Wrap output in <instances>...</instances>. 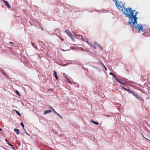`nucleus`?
Here are the masks:
<instances>
[{
    "label": "nucleus",
    "instance_id": "412c9836",
    "mask_svg": "<svg viewBox=\"0 0 150 150\" xmlns=\"http://www.w3.org/2000/svg\"><path fill=\"white\" fill-rule=\"evenodd\" d=\"M117 82L119 83H120L123 85H125L124 83L123 82L120 81L119 80H118V81H117Z\"/></svg>",
    "mask_w": 150,
    "mask_h": 150
},
{
    "label": "nucleus",
    "instance_id": "dca6fc26",
    "mask_svg": "<svg viewBox=\"0 0 150 150\" xmlns=\"http://www.w3.org/2000/svg\"><path fill=\"white\" fill-rule=\"evenodd\" d=\"M97 46L101 50H103V47L99 44L97 45Z\"/></svg>",
    "mask_w": 150,
    "mask_h": 150
},
{
    "label": "nucleus",
    "instance_id": "393cba45",
    "mask_svg": "<svg viewBox=\"0 0 150 150\" xmlns=\"http://www.w3.org/2000/svg\"><path fill=\"white\" fill-rule=\"evenodd\" d=\"M94 43L96 45H97L98 44V43L97 42L95 41L94 42Z\"/></svg>",
    "mask_w": 150,
    "mask_h": 150
},
{
    "label": "nucleus",
    "instance_id": "4c0bfd02",
    "mask_svg": "<svg viewBox=\"0 0 150 150\" xmlns=\"http://www.w3.org/2000/svg\"><path fill=\"white\" fill-rule=\"evenodd\" d=\"M124 81H126V80H127V79H124Z\"/></svg>",
    "mask_w": 150,
    "mask_h": 150
},
{
    "label": "nucleus",
    "instance_id": "72a5a7b5",
    "mask_svg": "<svg viewBox=\"0 0 150 150\" xmlns=\"http://www.w3.org/2000/svg\"><path fill=\"white\" fill-rule=\"evenodd\" d=\"M144 137V138L145 139H146L147 140H149V141H150V140H149L148 139L146 138L144 136H143Z\"/></svg>",
    "mask_w": 150,
    "mask_h": 150
},
{
    "label": "nucleus",
    "instance_id": "f704fd0d",
    "mask_svg": "<svg viewBox=\"0 0 150 150\" xmlns=\"http://www.w3.org/2000/svg\"><path fill=\"white\" fill-rule=\"evenodd\" d=\"M34 47L36 49H37V47H36V46H34Z\"/></svg>",
    "mask_w": 150,
    "mask_h": 150
},
{
    "label": "nucleus",
    "instance_id": "cd10ccee",
    "mask_svg": "<svg viewBox=\"0 0 150 150\" xmlns=\"http://www.w3.org/2000/svg\"><path fill=\"white\" fill-rule=\"evenodd\" d=\"M103 67H104L105 70L107 71V68L104 66H103Z\"/></svg>",
    "mask_w": 150,
    "mask_h": 150
},
{
    "label": "nucleus",
    "instance_id": "ddd939ff",
    "mask_svg": "<svg viewBox=\"0 0 150 150\" xmlns=\"http://www.w3.org/2000/svg\"><path fill=\"white\" fill-rule=\"evenodd\" d=\"M1 73L2 74H3L4 75H5V76H6L8 78L7 75L2 70H1Z\"/></svg>",
    "mask_w": 150,
    "mask_h": 150
},
{
    "label": "nucleus",
    "instance_id": "5701e85b",
    "mask_svg": "<svg viewBox=\"0 0 150 150\" xmlns=\"http://www.w3.org/2000/svg\"><path fill=\"white\" fill-rule=\"evenodd\" d=\"M52 110L53 112H54L55 114H56L57 113V112L55 111V110L54 109V108Z\"/></svg>",
    "mask_w": 150,
    "mask_h": 150
},
{
    "label": "nucleus",
    "instance_id": "58836bf2",
    "mask_svg": "<svg viewBox=\"0 0 150 150\" xmlns=\"http://www.w3.org/2000/svg\"><path fill=\"white\" fill-rule=\"evenodd\" d=\"M78 36H79V35Z\"/></svg>",
    "mask_w": 150,
    "mask_h": 150
},
{
    "label": "nucleus",
    "instance_id": "423d86ee",
    "mask_svg": "<svg viewBox=\"0 0 150 150\" xmlns=\"http://www.w3.org/2000/svg\"><path fill=\"white\" fill-rule=\"evenodd\" d=\"M120 86H121L125 90L128 91L129 93H130V92L132 91V90L130 89L127 88H125L123 86H122L120 85Z\"/></svg>",
    "mask_w": 150,
    "mask_h": 150
},
{
    "label": "nucleus",
    "instance_id": "6ab92c4d",
    "mask_svg": "<svg viewBox=\"0 0 150 150\" xmlns=\"http://www.w3.org/2000/svg\"><path fill=\"white\" fill-rule=\"evenodd\" d=\"M67 82L69 83H70L71 84H72L71 81L70 80V79H69V78H68V79H67Z\"/></svg>",
    "mask_w": 150,
    "mask_h": 150
},
{
    "label": "nucleus",
    "instance_id": "c9c22d12",
    "mask_svg": "<svg viewBox=\"0 0 150 150\" xmlns=\"http://www.w3.org/2000/svg\"><path fill=\"white\" fill-rule=\"evenodd\" d=\"M81 48V49L83 51H84V50H83V49L82 48Z\"/></svg>",
    "mask_w": 150,
    "mask_h": 150
},
{
    "label": "nucleus",
    "instance_id": "20e7f679",
    "mask_svg": "<svg viewBox=\"0 0 150 150\" xmlns=\"http://www.w3.org/2000/svg\"><path fill=\"white\" fill-rule=\"evenodd\" d=\"M5 142L7 143L10 146H11V147L14 150H16L15 148H14V147H13V146L12 145H11L9 142L8 141V140L6 139H5Z\"/></svg>",
    "mask_w": 150,
    "mask_h": 150
},
{
    "label": "nucleus",
    "instance_id": "c756f323",
    "mask_svg": "<svg viewBox=\"0 0 150 150\" xmlns=\"http://www.w3.org/2000/svg\"><path fill=\"white\" fill-rule=\"evenodd\" d=\"M25 131V133H26V134L28 136H29V135L28 134V133H27V132H26V131L25 130H24Z\"/></svg>",
    "mask_w": 150,
    "mask_h": 150
},
{
    "label": "nucleus",
    "instance_id": "aec40b11",
    "mask_svg": "<svg viewBox=\"0 0 150 150\" xmlns=\"http://www.w3.org/2000/svg\"><path fill=\"white\" fill-rule=\"evenodd\" d=\"M113 77L115 79V80H116V81L117 82V81H118V80H119L118 79H117V78H116V76H115V75H114L113 76Z\"/></svg>",
    "mask_w": 150,
    "mask_h": 150
},
{
    "label": "nucleus",
    "instance_id": "a211bd4d",
    "mask_svg": "<svg viewBox=\"0 0 150 150\" xmlns=\"http://www.w3.org/2000/svg\"><path fill=\"white\" fill-rule=\"evenodd\" d=\"M91 47L94 49H96V47L93 44L92 45Z\"/></svg>",
    "mask_w": 150,
    "mask_h": 150
},
{
    "label": "nucleus",
    "instance_id": "7c9ffc66",
    "mask_svg": "<svg viewBox=\"0 0 150 150\" xmlns=\"http://www.w3.org/2000/svg\"><path fill=\"white\" fill-rule=\"evenodd\" d=\"M106 116L108 117H110L111 116V115H106Z\"/></svg>",
    "mask_w": 150,
    "mask_h": 150
},
{
    "label": "nucleus",
    "instance_id": "c85d7f7f",
    "mask_svg": "<svg viewBox=\"0 0 150 150\" xmlns=\"http://www.w3.org/2000/svg\"><path fill=\"white\" fill-rule=\"evenodd\" d=\"M60 40L62 41H64V39L63 38H60Z\"/></svg>",
    "mask_w": 150,
    "mask_h": 150
},
{
    "label": "nucleus",
    "instance_id": "4be33fe9",
    "mask_svg": "<svg viewBox=\"0 0 150 150\" xmlns=\"http://www.w3.org/2000/svg\"><path fill=\"white\" fill-rule=\"evenodd\" d=\"M59 117L62 119V116L59 114H58V113L56 114Z\"/></svg>",
    "mask_w": 150,
    "mask_h": 150
},
{
    "label": "nucleus",
    "instance_id": "6e6552de",
    "mask_svg": "<svg viewBox=\"0 0 150 150\" xmlns=\"http://www.w3.org/2000/svg\"><path fill=\"white\" fill-rule=\"evenodd\" d=\"M52 112V111L50 110H47L45 111L44 112V114L45 115L47 114L50 112Z\"/></svg>",
    "mask_w": 150,
    "mask_h": 150
},
{
    "label": "nucleus",
    "instance_id": "1a4fd4ad",
    "mask_svg": "<svg viewBox=\"0 0 150 150\" xmlns=\"http://www.w3.org/2000/svg\"><path fill=\"white\" fill-rule=\"evenodd\" d=\"M14 132L16 133L17 135H18L19 134L20 131L18 129H15L14 130Z\"/></svg>",
    "mask_w": 150,
    "mask_h": 150
},
{
    "label": "nucleus",
    "instance_id": "4468645a",
    "mask_svg": "<svg viewBox=\"0 0 150 150\" xmlns=\"http://www.w3.org/2000/svg\"><path fill=\"white\" fill-rule=\"evenodd\" d=\"M20 124H21V125L22 127L24 129V130H25V129H24V124L23 123V122H21Z\"/></svg>",
    "mask_w": 150,
    "mask_h": 150
},
{
    "label": "nucleus",
    "instance_id": "f257e3e1",
    "mask_svg": "<svg viewBox=\"0 0 150 150\" xmlns=\"http://www.w3.org/2000/svg\"><path fill=\"white\" fill-rule=\"evenodd\" d=\"M115 2L116 6L119 9L122 8L121 10L123 12V14H125L126 17L129 18V23L131 25H132L133 27L136 28V30H138V33L140 32V30L143 32V29L141 24H138L137 25V17H136L138 12H134L136 11L135 10H132L131 8H128L124 7V6L122 7L117 2V0H113Z\"/></svg>",
    "mask_w": 150,
    "mask_h": 150
},
{
    "label": "nucleus",
    "instance_id": "39448f33",
    "mask_svg": "<svg viewBox=\"0 0 150 150\" xmlns=\"http://www.w3.org/2000/svg\"><path fill=\"white\" fill-rule=\"evenodd\" d=\"M3 2L5 5L8 8H11V6L8 4V2L6 1L5 0H3Z\"/></svg>",
    "mask_w": 150,
    "mask_h": 150
},
{
    "label": "nucleus",
    "instance_id": "2f4dec72",
    "mask_svg": "<svg viewBox=\"0 0 150 150\" xmlns=\"http://www.w3.org/2000/svg\"><path fill=\"white\" fill-rule=\"evenodd\" d=\"M72 40L73 41H74V38H71Z\"/></svg>",
    "mask_w": 150,
    "mask_h": 150
},
{
    "label": "nucleus",
    "instance_id": "b1692460",
    "mask_svg": "<svg viewBox=\"0 0 150 150\" xmlns=\"http://www.w3.org/2000/svg\"><path fill=\"white\" fill-rule=\"evenodd\" d=\"M109 74L110 75H112L113 76L115 75V74L111 72Z\"/></svg>",
    "mask_w": 150,
    "mask_h": 150
},
{
    "label": "nucleus",
    "instance_id": "f8f14e48",
    "mask_svg": "<svg viewBox=\"0 0 150 150\" xmlns=\"http://www.w3.org/2000/svg\"><path fill=\"white\" fill-rule=\"evenodd\" d=\"M13 111L14 113L16 112L19 116H21V115L20 113L17 110H13Z\"/></svg>",
    "mask_w": 150,
    "mask_h": 150
},
{
    "label": "nucleus",
    "instance_id": "f3484780",
    "mask_svg": "<svg viewBox=\"0 0 150 150\" xmlns=\"http://www.w3.org/2000/svg\"><path fill=\"white\" fill-rule=\"evenodd\" d=\"M15 92L16 93V94L18 95L19 96H20V94L19 92V91L17 90H16L15 91Z\"/></svg>",
    "mask_w": 150,
    "mask_h": 150
},
{
    "label": "nucleus",
    "instance_id": "2eb2a0df",
    "mask_svg": "<svg viewBox=\"0 0 150 150\" xmlns=\"http://www.w3.org/2000/svg\"><path fill=\"white\" fill-rule=\"evenodd\" d=\"M63 76H64V77L65 78V79H68V77L64 73H63Z\"/></svg>",
    "mask_w": 150,
    "mask_h": 150
},
{
    "label": "nucleus",
    "instance_id": "e433bc0d",
    "mask_svg": "<svg viewBox=\"0 0 150 150\" xmlns=\"http://www.w3.org/2000/svg\"><path fill=\"white\" fill-rule=\"evenodd\" d=\"M2 129H1V128H0V131H2Z\"/></svg>",
    "mask_w": 150,
    "mask_h": 150
},
{
    "label": "nucleus",
    "instance_id": "bb28decb",
    "mask_svg": "<svg viewBox=\"0 0 150 150\" xmlns=\"http://www.w3.org/2000/svg\"><path fill=\"white\" fill-rule=\"evenodd\" d=\"M10 43H11L12 45H13V46L14 45V44L12 42H9Z\"/></svg>",
    "mask_w": 150,
    "mask_h": 150
},
{
    "label": "nucleus",
    "instance_id": "a878e982",
    "mask_svg": "<svg viewBox=\"0 0 150 150\" xmlns=\"http://www.w3.org/2000/svg\"><path fill=\"white\" fill-rule=\"evenodd\" d=\"M49 109H51L52 110L53 109V108L52 107H49Z\"/></svg>",
    "mask_w": 150,
    "mask_h": 150
},
{
    "label": "nucleus",
    "instance_id": "9b49d317",
    "mask_svg": "<svg viewBox=\"0 0 150 150\" xmlns=\"http://www.w3.org/2000/svg\"><path fill=\"white\" fill-rule=\"evenodd\" d=\"M91 123H92L94 124H95L96 125H98L99 124V123L98 122H97L94 121L93 120H91Z\"/></svg>",
    "mask_w": 150,
    "mask_h": 150
},
{
    "label": "nucleus",
    "instance_id": "0eeeda50",
    "mask_svg": "<svg viewBox=\"0 0 150 150\" xmlns=\"http://www.w3.org/2000/svg\"><path fill=\"white\" fill-rule=\"evenodd\" d=\"M82 39L84 40L85 42H86L88 43V44L91 47L92 44L87 39H86L85 38H81Z\"/></svg>",
    "mask_w": 150,
    "mask_h": 150
},
{
    "label": "nucleus",
    "instance_id": "473e14b6",
    "mask_svg": "<svg viewBox=\"0 0 150 150\" xmlns=\"http://www.w3.org/2000/svg\"><path fill=\"white\" fill-rule=\"evenodd\" d=\"M31 44H32V45H34V43H33V42H31Z\"/></svg>",
    "mask_w": 150,
    "mask_h": 150
},
{
    "label": "nucleus",
    "instance_id": "9d476101",
    "mask_svg": "<svg viewBox=\"0 0 150 150\" xmlns=\"http://www.w3.org/2000/svg\"><path fill=\"white\" fill-rule=\"evenodd\" d=\"M54 75L56 79L57 80L58 77L57 75V73L54 70Z\"/></svg>",
    "mask_w": 150,
    "mask_h": 150
},
{
    "label": "nucleus",
    "instance_id": "7ed1b4c3",
    "mask_svg": "<svg viewBox=\"0 0 150 150\" xmlns=\"http://www.w3.org/2000/svg\"><path fill=\"white\" fill-rule=\"evenodd\" d=\"M65 32L67 34V35L69 36V37H72V35L69 30H66L65 31Z\"/></svg>",
    "mask_w": 150,
    "mask_h": 150
},
{
    "label": "nucleus",
    "instance_id": "f03ea898",
    "mask_svg": "<svg viewBox=\"0 0 150 150\" xmlns=\"http://www.w3.org/2000/svg\"><path fill=\"white\" fill-rule=\"evenodd\" d=\"M130 93H131L137 99L142 101V103L144 102V100L143 98L139 96L137 92H134L132 90Z\"/></svg>",
    "mask_w": 150,
    "mask_h": 150
}]
</instances>
